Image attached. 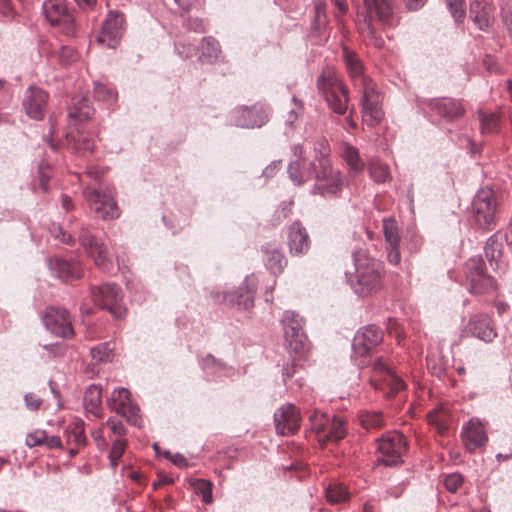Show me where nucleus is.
<instances>
[{
    "label": "nucleus",
    "mask_w": 512,
    "mask_h": 512,
    "mask_svg": "<svg viewBox=\"0 0 512 512\" xmlns=\"http://www.w3.org/2000/svg\"><path fill=\"white\" fill-rule=\"evenodd\" d=\"M470 18L479 29L485 30L492 23V17L488 8L479 0H473L470 3Z\"/></svg>",
    "instance_id": "nucleus-37"
},
{
    "label": "nucleus",
    "mask_w": 512,
    "mask_h": 512,
    "mask_svg": "<svg viewBox=\"0 0 512 512\" xmlns=\"http://www.w3.org/2000/svg\"><path fill=\"white\" fill-rule=\"evenodd\" d=\"M300 422V411L294 404H284L274 412L275 428L280 435L296 433L300 427Z\"/></svg>",
    "instance_id": "nucleus-21"
},
{
    "label": "nucleus",
    "mask_w": 512,
    "mask_h": 512,
    "mask_svg": "<svg viewBox=\"0 0 512 512\" xmlns=\"http://www.w3.org/2000/svg\"><path fill=\"white\" fill-rule=\"evenodd\" d=\"M124 32V16L115 11H110L102 24V28L96 37L99 44L116 48Z\"/></svg>",
    "instance_id": "nucleus-17"
},
{
    "label": "nucleus",
    "mask_w": 512,
    "mask_h": 512,
    "mask_svg": "<svg viewBox=\"0 0 512 512\" xmlns=\"http://www.w3.org/2000/svg\"><path fill=\"white\" fill-rule=\"evenodd\" d=\"M318 88L328 106L337 114L343 115L348 108V94L345 86L334 71L325 70L318 77Z\"/></svg>",
    "instance_id": "nucleus-6"
},
{
    "label": "nucleus",
    "mask_w": 512,
    "mask_h": 512,
    "mask_svg": "<svg viewBox=\"0 0 512 512\" xmlns=\"http://www.w3.org/2000/svg\"><path fill=\"white\" fill-rule=\"evenodd\" d=\"M92 437L94 439V441L96 442V445L97 447L100 449V450H105L107 449L108 447V442L106 441V439L104 438L103 436V431L102 429H98L96 431H94L92 433Z\"/></svg>",
    "instance_id": "nucleus-64"
},
{
    "label": "nucleus",
    "mask_w": 512,
    "mask_h": 512,
    "mask_svg": "<svg viewBox=\"0 0 512 512\" xmlns=\"http://www.w3.org/2000/svg\"><path fill=\"white\" fill-rule=\"evenodd\" d=\"M187 28L197 33L205 32V24L202 19L199 18H191L187 22Z\"/></svg>",
    "instance_id": "nucleus-62"
},
{
    "label": "nucleus",
    "mask_w": 512,
    "mask_h": 512,
    "mask_svg": "<svg viewBox=\"0 0 512 512\" xmlns=\"http://www.w3.org/2000/svg\"><path fill=\"white\" fill-rule=\"evenodd\" d=\"M65 433L67 442L70 444L74 443L77 446H82L86 442L84 427L81 422H75L67 426Z\"/></svg>",
    "instance_id": "nucleus-41"
},
{
    "label": "nucleus",
    "mask_w": 512,
    "mask_h": 512,
    "mask_svg": "<svg viewBox=\"0 0 512 512\" xmlns=\"http://www.w3.org/2000/svg\"><path fill=\"white\" fill-rule=\"evenodd\" d=\"M27 408L31 410H37L42 404V400L33 393H28L24 397Z\"/></svg>",
    "instance_id": "nucleus-61"
},
{
    "label": "nucleus",
    "mask_w": 512,
    "mask_h": 512,
    "mask_svg": "<svg viewBox=\"0 0 512 512\" xmlns=\"http://www.w3.org/2000/svg\"><path fill=\"white\" fill-rule=\"evenodd\" d=\"M44 440H46V431L37 429L27 435L25 443L28 447L44 446Z\"/></svg>",
    "instance_id": "nucleus-54"
},
{
    "label": "nucleus",
    "mask_w": 512,
    "mask_h": 512,
    "mask_svg": "<svg viewBox=\"0 0 512 512\" xmlns=\"http://www.w3.org/2000/svg\"><path fill=\"white\" fill-rule=\"evenodd\" d=\"M342 54L347 71L352 80L355 82V85L359 86L362 90V80L367 83H372L370 79L364 76L363 63L354 51L344 46L342 48Z\"/></svg>",
    "instance_id": "nucleus-31"
},
{
    "label": "nucleus",
    "mask_w": 512,
    "mask_h": 512,
    "mask_svg": "<svg viewBox=\"0 0 512 512\" xmlns=\"http://www.w3.org/2000/svg\"><path fill=\"white\" fill-rule=\"evenodd\" d=\"M362 120L373 127L383 118L380 95L376 92L372 83L362 80Z\"/></svg>",
    "instance_id": "nucleus-14"
},
{
    "label": "nucleus",
    "mask_w": 512,
    "mask_h": 512,
    "mask_svg": "<svg viewBox=\"0 0 512 512\" xmlns=\"http://www.w3.org/2000/svg\"><path fill=\"white\" fill-rule=\"evenodd\" d=\"M258 280L254 274L247 276L238 290L227 293L224 300L239 309L249 310L254 306V293Z\"/></svg>",
    "instance_id": "nucleus-22"
},
{
    "label": "nucleus",
    "mask_w": 512,
    "mask_h": 512,
    "mask_svg": "<svg viewBox=\"0 0 512 512\" xmlns=\"http://www.w3.org/2000/svg\"><path fill=\"white\" fill-rule=\"evenodd\" d=\"M67 146L78 153L93 152L96 147V141L94 137L86 135L79 128L76 132L70 131L66 133Z\"/></svg>",
    "instance_id": "nucleus-32"
},
{
    "label": "nucleus",
    "mask_w": 512,
    "mask_h": 512,
    "mask_svg": "<svg viewBox=\"0 0 512 512\" xmlns=\"http://www.w3.org/2000/svg\"><path fill=\"white\" fill-rule=\"evenodd\" d=\"M481 132L483 134L496 133L499 130V116L497 113H479Z\"/></svg>",
    "instance_id": "nucleus-43"
},
{
    "label": "nucleus",
    "mask_w": 512,
    "mask_h": 512,
    "mask_svg": "<svg viewBox=\"0 0 512 512\" xmlns=\"http://www.w3.org/2000/svg\"><path fill=\"white\" fill-rule=\"evenodd\" d=\"M352 256L354 272H346V279L353 292L366 297L381 290L385 273L383 264L363 249L355 250Z\"/></svg>",
    "instance_id": "nucleus-1"
},
{
    "label": "nucleus",
    "mask_w": 512,
    "mask_h": 512,
    "mask_svg": "<svg viewBox=\"0 0 512 512\" xmlns=\"http://www.w3.org/2000/svg\"><path fill=\"white\" fill-rule=\"evenodd\" d=\"M282 324L289 348L296 353H302L306 347V335L303 331L302 318L294 311H285Z\"/></svg>",
    "instance_id": "nucleus-16"
},
{
    "label": "nucleus",
    "mask_w": 512,
    "mask_h": 512,
    "mask_svg": "<svg viewBox=\"0 0 512 512\" xmlns=\"http://www.w3.org/2000/svg\"><path fill=\"white\" fill-rule=\"evenodd\" d=\"M309 422L311 429L316 432L318 441L322 445L327 442H337L346 435L345 423L338 416L315 410L309 416Z\"/></svg>",
    "instance_id": "nucleus-7"
},
{
    "label": "nucleus",
    "mask_w": 512,
    "mask_h": 512,
    "mask_svg": "<svg viewBox=\"0 0 512 512\" xmlns=\"http://www.w3.org/2000/svg\"><path fill=\"white\" fill-rule=\"evenodd\" d=\"M112 350L111 344L106 342L91 348L90 353L95 363H102L111 359Z\"/></svg>",
    "instance_id": "nucleus-45"
},
{
    "label": "nucleus",
    "mask_w": 512,
    "mask_h": 512,
    "mask_svg": "<svg viewBox=\"0 0 512 512\" xmlns=\"http://www.w3.org/2000/svg\"><path fill=\"white\" fill-rule=\"evenodd\" d=\"M235 113V124L242 128H260L269 120L268 110L262 105L243 106Z\"/></svg>",
    "instance_id": "nucleus-23"
},
{
    "label": "nucleus",
    "mask_w": 512,
    "mask_h": 512,
    "mask_svg": "<svg viewBox=\"0 0 512 512\" xmlns=\"http://www.w3.org/2000/svg\"><path fill=\"white\" fill-rule=\"evenodd\" d=\"M321 146L318 171L315 176V184L312 188L313 194L323 197H331L338 194L345 185V176L341 171L332 167L328 157V148L325 140L318 143Z\"/></svg>",
    "instance_id": "nucleus-3"
},
{
    "label": "nucleus",
    "mask_w": 512,
    "mask_h": 512,
    "mask_svg": "<svg viewBox=\"0 0 512 512\" xmlns=\"http://www.w3.org/2000/svg\"><path fill=\"white\" fill-rule=\"evenodd\" d=\"M341 157L347 164L349 170L354 174L363 171L365 164L356 147L348 143H344L341 148Z\"/></svg>",
    "instance_id": "nucleus-36"
},
{
    "label": "nucleus",
    "mask_w": 512,
    "mask_h": 512,
    "mask_svg": "<svg viewBox=\"0 0 512 512\" xmlns=\"http://www.w3.org/2000/svg\"><path fill=\"white\" fill-rule=\"evenodd\" d=\"M462 439L470 452L483 446L488 440L485 424L478 418L470 419L462 428Z\"/></svg>",
    "instance_id": "nucleus-25"
},
{
    "label": "nucleus",
    "mask_w": 512,
    "mask_h": 512,
    "mask_svg": "<svg viewBox=\"0 0 512 512\" xmlns=\"http://www.w3.org/2000/svg\"><path fill=\"white\" fill-rule=\"evenodd\" d=\"M464 4L465 0H446L447 8L457 22L462 21L465 17Z\"/></svg>",
    "instance_id": "nucleus-52"
},
{
    "label": "nucleus",
    "mask_w": 512,
    "mask_h": 512,
    "mask_svg": "<svg viewBox=\"0 0 512 512\" xmlns=\"http://www.w3.org/2000/svg\"><path fill=\"white\" fill-rule=\"evenodd\" d=\"M483 64H484L485 68L487 69V71H489V72H495V73L501 72V69L497 63L496 58H494L491 55L485 56V58L483 59Z\"/></svg>",
    "instance_id": "nucleus-63"
},
{
    "label": "nucleus",
    "mask_w": 512,
    "mask_h": 512,
    "mask_svg": "<svg viewBox=\"0 0 512 512\" xmlns=\"http://www.w3.org/2000/svg\"><path fill=\"white\" fill-rule=\"evenodd\" d=\"M175 51L184 59L192 56L194 47L191 44L178 42L175 44Z\"/></svg>",
    "instance_id": "nucleus-60"
},
{
    "label": "nucleus",
    "mask_w": 512,
    "mask_h": 512,
    "mask_svg": "<svg viewBox=\"0 0 512 512\" xmlns=\"http://www.w3.org/2000/svg\"><path fill=\"white\" fill-rule=\"evenodd\" d=\"M463 484V476L459 473H451L444 479L445 488L451 492H456Z\"/></svg>",
    "instance_id": "nucleus-56"
},
{
    "label": "nucleus",
    "mask_w": 512,
    "mask_h": 512,
    "mask_svg": "<svg viewBox=\"0 0 512 512\" xmlns=\"http://www.w3.org/2000/svg\"><path fill=\"white\" fill-rule=\"evenodd\" d=\"M92 299L95 304L107 309L114 317L120 318L125 309L122 306L123 295L116 284H103L91 290Z\"/></svg>",
    "instance_id": "nucleus-12"
},
{
    "label": "nucleus",
    "mask_w": 512,
    "mask_h": 512,
    "mask_svg": "<svg viewBox=\"0 0 512 512\" xmlns=\"http://www.w3.org/2000/svg\"><path fill=\"white\" fill-rule=\"evenodd\" d=\"M40 52L47 56L57 54L59 62L62 65H69L78 58V54L74 48L70 46H57L55 49H52L51 44L45 41L40 44Z\"/></svg>",
    "instance_id": "nucleus-34"
},
{
    "label": "nucleus",
    "mask_w": 512,
    "mask_h": 512,
    "mask_svg": "<svg viewBox=\"0 0 512 512\" xmlns=\"http://www.w3.org/2000/svg\"><path fill=\"white\" fill-rule=\"evenodd\" d=\"M464 277L468 290L473 295H493L498 288L496 280L485 269L481 257H471L464 265Z\"/></svg>",
    "instance_id": "nucleus-4"
},
{
    "label": "nucleus",
    "mask_w": 512,
    "mask_h": 512,
    "mask_svg": "<svg viewBox=\"0 0 512 512\" xmlns=\"http://www.w3.org/2000/svg\"><path fill=\"white\" fill-rule=\"evenodd\" d=\"M53 273L62 280L77 279L82 275L79 261L56 259L52 266Z\"/></svg>",
    "instance_id": "nucleus-33"
},
{
    "label": "nucleus",
    "mask_w": 512,
    "mask_h": 512,
    "mask_svg": "<svg viewBox=\"0 0 512 512\" xmlns=\"http://www.w3.org/2000/svg\"><path fill=\"white\" fill-rule=\"evenodd\" d=\"M93 93L97 100L107 103H114L117 98L115 91L111 87L100 83L95 84Z\"/></svg>",
    "instance_id": "nucleus-49"
},
{
    "label": "nucleus",
    "mask_w": 512,
    "mask_h": 512,
    "mask_svg": "<svg viewBox=\"0 0 512 512\" xmlns=\"http://www.w3.org/2000/svg\"><path fill=\"white\" fill-rule=\"evenodd\" d=\"M427 106L436 115L444 118L447 121H452L461 117L464 114L463 105L452 98H433L427 101Z\"/></svg>",
    "instance_id": "nucleus-28"
},
{
    "label": "nucleus",
    "mask_w": 512,
    "mask_h": 512,
    "mask_svg": "<svg viewBox=\"0 0 512 512\" xmlns=\"http://www.w3.org/2000/svg\"><path fill=\"white\" fill-rule=\"evenodd\" d=\"M393 16V0H362V4L357 6V24L361 33L374 40L377 47H381L384 41L376 37L372 26V20L375 18L381 23L388 25Z\"/></svg>",
    "instance_id": "nucleus-2"
},
{
    "label": "nucleus",
    "mask_w": 512,
    "mask_h": 512,
    "mask_svg": "<svg viewBox=\"0 0 512 512\" xmlns=\"http://www.w3.org/2000/svg\"><path fill=\"white\" fill-rule=\"evenodd\" d=\"M48 95L41 88L31 86L28 88L27 93L23 99V106L26 114L35 120L43 118Z\"/></svg>",
    "instance_id": "nucleus-26"
},
{
    "label": "nucleus",
    "mask_w": 512,
    "mask_h": 512,
    "mask_svg": "<svg viewBox=\"0 0 512 512\" xmlns=\"http://www.w3.org/2000/svg\"><path fill=\"white\" fill-rule=\"evenodd\" d=\"M310 243L307 230L299 221L293 222L288 227L287 244L290 254L295 256L306 254L310 249Z\"/></svg>",
    "instance_id": "nucleus-27"
},
{
    "label": "nucleus",
    "mask_w": 512,
    "mask_h": 512,
    "mask_svg": "<svg viewBox=\"0 0 512 512\" xmlns=\"http://www.w3.org/2000/svg\"><path fill=\"white\" fill-rule=\"evenodd\" d=\"M200 49L198 60L202 63H214L221 55L220 44L213 37H204Z\"/></svg>",
    "instance_id": "nucleus-38"
},
{
    "label": "nucleus",
    "mask_w": 512,
    "mask_h": 512,
    "mask_svg": "<svg viewBox=\"0 0 512 512\" xmlns=\"http://www.w3.org/2000/svg\"><path fill=\"white\" fill-rule=\"evenodd\" d=\"M497 205L493 189L483 187L476 193L471 208L473 218L479 227L491 229L495 225Z\"/></svg>",
    "instance_id": "nucleus-9"
},
{
    "label": "nucleus",
    "mask_w": 512,
    "mask_h": 512,
    "mask_svg": "<svg viewBox=\"0 0 512 512\" xmlns=\"http://www.w3.org/2000/svg\"><path fill=\"white\" fill-rule=\"evenodd\" d=\"M360 422L366 429L379 428L383 424V416L379 411H367L360 415Z\"/></svg>",
    "instance_id": "nucleus-46"
},
{
    "label": "nucleus",
    "mask_w": 512,
    "mask_h": 512,
    "mask_svg": "<svg viewBox=\"0 0 512 512\" xmlns=\"http://www.w3.org/2000/svg\"><path fill=\"white\" fill-rule=\"evenodd\" d=\"M383 232L387 242L388 261L398 265L401 261L399 250L400 236L396 220L392 217L383 220Z\"/></svg>",
    "instance_id": "nucleus-29"
},
{
    "label": "nucleus",
    "mask_w": 512,
    "mask_h": 512,
    "mask_svg": "<svg viewBox=\"0 0 512 512\" xmlns=\"http://www.w3.org/2000/svg\"><path fill=\"white\" fill-rule=\"evenodd\" d=\"M427 417L429 423L436 426L439 432L442 433L447 429V414L442 408L433 409Z\"/></svg>",
    "instance_id": "nucleus-47"
},
{
    "label": "nucleus",
    "mask_w": 512,
    "mask_h": 512,
    "mask_svg": "<svg viewBox=\"0 0 512 512\" xmlns=\"http://www.w3.org/2000/svg\"><path fill=\"white\" fill-rule=\"evenodd\" d=\"M502 239L503 237L501 235L494 234L488 239L484 247L485 256L494 270L500 267V259L503 254Z\"/></svg>",
    "instance_id": "nucleus-35"
},
{
    "label": "nucleus",
    "mask_w": 512,
    "mask_h": 512,
    "mask_svg": "<svg viewBox=\"0 0 512 512\" xmlns=\"http://www.w3.org/2000/svg\"><path fill=\"white\" fill-rule=\"evenodd\" d=\"M202 368L209 373V371H221L224 370L225 367L223 364L219 363L213 356L207 355L202 360Z\"/></svg>",
    "instance_id": "nucleus-57"
},
{
    "label": "nucleus",
    "mask_w": 512,
    "mask_h": 512,
    "mask_svg": "<svg viewBox=\"0 0 512 512\" xmlns=\"http://www.w3.org/2000/svg\"><path fill=\"white\" fill-rule=\"evenodd\" d=\"M348 497L349 493L342 484H330L326 489V498L331 504L342 503L346 501Z\"/></svg>",
    "instance_id": "nucleus-42"
},
{
    "label": "nucleus",
    "mask_w": 512,
    "mask_h": 512,
    "mask_svg": "<svg viewBox=\"0 0 512 512\" xmlns=\"http://www.w3.org/2000/svg\"><path fill=\"white\" fill-rule=\"evenodd\" d=\"M42 8L47 21L52 26H61L62 32L67 36L74 35L75 25L65 0H45Z\"/></svg>",
    "instance_id": "nucleus-13"
},
{
    "label": "nucleus",
    "mask_w": 512,
    "mask_h": 512,
    "mask_svg": "<svg viewBox=\"0 0 512 512\" xmlns=\"http://www.w3.org/2000/svg\"><path fill=\"white\" fill-rule=\"evenodd\" d=\"M16 12L11 5L10 0H0V15L8 20L14 18Z\"/></svg>",
    "instance_id": "nucleus-59"
},
{
    "label": "nucleus",
    "mask_w": 512,
    "mask_h": 512,
    "mask_svg": "<svg viewBox=\"0 0 512 512\" xmlns=\"http://www.w3.org/2000/svg\"><path fill=\"white\" fill-rule=\"evenodd\" d=\"M85 194L91 209L99 218L111 220L120 216V210L110 191L94 189L87 190Z\"/></svg>",
    "instance_id": "nucleus-15"
},
{
    "label": "nucleus",
    "mask_w": 512,
    "mask_h": 512,
    "mask_svg": "<svg viewBox=\"0 0 512 512\" xmlns=\"http://www.w3.org/2000/svg\"><path fill=\"white\" fill-rule=\"evenodd\" d=\"M408 442L403 434L392 431L378 439L377 463L385 466H397L403 462Z\"/></svg>",
    "instance_id": "nucleus-10"
},
{
    "label": "nucleus",
    "mask_w": 512,
    "mask_h": 512,
    "mask_svg": "<svg viewBox=\"0 0 512 512\" xmlns=\"http://www.w3.org/2000/svg\"><path fill=\"white\" fill-rule=\"evenodd\" d=\"M463 332L486 343L492 342L497 336L490 317L485 313L471 316Z\"/></svg>",
    "instance_id": "nucleus-24"
},
{
    "label": "nucleus",
    "mask_w": 512,
    "mask_h": 512,
    "mask_svg": "<svg viewBox=\"0 0 512 512\" xmlns=\"http://www.w3.org/2000/svg\"><path fill=\"white\" fill-rule=\"evenodd\" d=\"M50 233L54 237V239L68 244V245H74L76 242V239L69 233L65 232L62 227L58 224L53 223L50 227Z\"/></svg>",
    "instance_id": "nucleus-53"
},
{
    "label": "nucleus",
    "mask_w": 512,
    "mask_h": 512,
    "mask_svg": "<svg viewBox=\"0 0 512 512\" xmlns=\"http://www.w3.org/2000/svg\"><path fill=\"white\" fill-rule=\"evenodd\" d=\"M196 492L201 495L202 501L210 503L212 501L211 483L204 479H196L193 482Z\"/></svg>",
    "instance_id": "nucleus-51"
},
{
    "label": "nucleus",
    "mask_w": 512,
    "mask_h": 512,
    "mask_svg": "<svg viewBox=\"0 0 512 512\" xmlns=\"http://www.w3.org/2000/svg\"><path fill=\"white\" fill-rule=\"evenodd\" d=\"M371 371L370 384L375 389L383 390L389 398L406 387L405 382L395 374L394 370L382 357L373 361Z\"/></svg>",
    "instance_id": "nucleus-8"
},
{
    "label": "nucleus",
    "mask_w": 512,
    "mask_h": 512,
    "mask_svg": "<svg viewBox=\"0 0 512 512\" xmlns=\"http://www.w3.org/2000/svg\"><path fill=\"white\" fill-rule=\"evenodd\" d=\"M321 146L314 147L312 159L305 156L304 147L301 144L293 146V154L297 158L291 161L287 168L289 179L294 185L300 186L305 182L315 179L318 171V161L320 158Z\"/></svg>",
    "instance_id": "nucleus-5"
},
{
    "label": "nucleus",
    "mask_w": 512,
    "mask_h": 512,
    "mask_svg": "<svg viewBox=\"0 0 512 512\" xmlns=\"http://www.w3.org/2000/svg\"><path fill=\"white\" fill-rule=\"evenodd\" d=\"M102 402V389L99 385H90L84 393V406L86 411L98 414Z\"/></svg>",
    "instance_id": "nucleus-39"
},
{
    "label": "nucleus",
    "mask_w": 512,
    "mask_h": 512,
    "mask_svg": "<svg viewBox=\"0 0 512 512\" xmlns=\"http://www.w3.org/2000/svg\"><path fill=\"white\" fill-rule=\"evenodd\" d=\"M292 102L294 104V107L291 108L285 119L286 124H288L289 126H292L294 122L297 121L299 115H301L303 112V104L300 100L297 99L296 96L292 97Z\"/></svg>",
    "instance_id": "nucleus-55"
},
{
    "label": "nucleus",
    "mask_w": 512,
    "mask_h": 512,
    "mask_svg": "<svg viewBox=\"0 0 512 512\" xmlns=\"http://www.w3.org/2000/svg\"><path fill=\"white\" fill-rule=\"evenodd\" d=\"M127 446V441L124 438H117L113 441L112 447L109 453L110 464L113 468L118 465L119 459L122 457Z\"/></svg>",
    "instance_id": "nucleus-48"
},
{
    "label": "nucleus",
    "mask_w": 512,
    "mask_h": 512,
    "mask_svg": "<svg viewBox=\"0 0 512 512\" xmlns=\"http://www.w3.org/2000/svg\"><path fill=\"white\" fill-rule=\"evenodd\" d=\"M42 319L46 328L56 336L62 338L73 336L74 330L71 324L70 314L66 309L49 307L44 312Z\"/></svg>",
    "instance_id": "nucleus-19"
},
{
    "label": "nucleus",
    "mask_w": 512,
    "mask_h": 512,
    "mask_svg": "<svg viewBox=\"0 0 512 512\" xmlns=\"http://www.w3.org/2000/svg\"><path fill=\"white\" fill-rule=\"evenodd\" d=\"M105 425L110 427L111 432L118 436V438H123V436L126 434V429L120 420L109 418Z\"/></svg>",
    "instance_id": "nucleus-58"
},
{
    "label": "nucleus",
    "mask_w": 512,
    "mask_h": 512,
    "mask_svg": "<svg viewBox=\"0 0 512 512\" xmlns=\"http://www.w3.org/2000/svg\"><path fill=\"white\" fill-rule=\"evenodd\" d=\"M287 261L284 255L278 250H266L265 265L273 273H281Z\"/></svg>",
    "instance_id": "nucleus-40"
},
{
    "label": "nucleus",
    "mask_w": 512,
    "mask_h": 512,
    "mask_svg": "<svg viewBox=\"0 0 512 512\" xmlns=\"http://www.w3.org/2000/svg\"><path fill=\"white\" fill-rule=\"evenodd\" d=\"M108 405L117 414L125 417L132 425L141 426L142 420L139 416V408L132 402L129 390L125 388L114 389Z\"/></svg>",
    "instance_id": "nucleus-18"
},
{
    "label": "nucleus",
    "mask_w": 512,
    "mask_h": 512,
    "mask_svg": "<svg viewBox=\"0 0 512 512\" xmlns=\"http://www.w3.org/2000/svg\"><path fill=\"white\" fill-rule=\"evenodd\" d=\"M325 9H326V4L323 1L318 0L315 2V18L311 25V29L313 32L319 33L322 24L325 23V20H326Z\"/></svg>",
    "instance_id": "nucleus-50"
},
{
    "label": "nucleus",
    "mask_w": 512,
    "mask_h": 512,
    "mask_svg": "<svg viewBox=\"0 0 512 512\" xmlns=\"http://www.w3.org/2000/svg\"><path fill=\"white\" fill-rule=\"evenodd\" d=\"M383 340L382 331L373 324L364 326L353 338L352 349L355 357H364Z\"/></svg>",
    "instance_id": "nucleus-20"
},
{
    "label": "nucleus",
    "mask_w": 512,
    "mask_h": 512,
    "mask_svg": "<svg viewBox=\"0 0 512 512\" xmlns=\"http://www.w3.org/2000/svg\"><path fill=\"white\" fill-rule=\"evenodd\" d=\"M370 177L377 183H385L390 179V172L387 165L373 161L369 164Z\"/></svg>",
    "instance_id": "nucleus-44"
},
{
    "label": "nucleus",
    "mask_w": 512,
    "mask_h": 512,
    "mask_svg": "<svg viewBox=\"0 0 512 512\" xmlns=\"http://www.w3.org/2000/svg\"><path fill=\"white\" fill-rule=\"evenodd\" d=\"M78 241L85 253L95 265L104 272H109L112 267L111 257L106 244L93 235L88 227L82 225L78 232Z\"/></svg>",
    "instance_id": "nucleus-11"
},
{
    "label": "nucleus",
    "mask_w": 512,
    "mask_h": 512,
    "mask_svg": "<svg viewBox=\"0 0 512 512\" xmlns=\"http://www.w3.org/2000/svg\"><path fill=\"white\" fill-rule=\"evenodd\" d=\"M94 113V108L91 106L90 100L81 95H76L72 98V103L68 108L69 124L75 127L88 121Z\"/></svg>",
    "instance_id": "nucleus-30"
}]
</instances>
